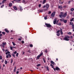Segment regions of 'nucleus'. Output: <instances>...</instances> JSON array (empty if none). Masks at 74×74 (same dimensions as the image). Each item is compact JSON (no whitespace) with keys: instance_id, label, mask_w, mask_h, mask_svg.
<instances>
[{"instance_id":"obj_23","label":"nucleus","mask_w":74,"mask_h":74,"mask_svg":"<svg viewBox=\"0 0 74 74\" xmlns=\"http://www.w3.org/2000/svg\"><path fill=\"white\" fill-rule=\"evenodd\" d=\"M45 2H46V0H44L43 2V4H45Z\"/></svg>"},{"instance_id":"obj_18","label":"nucleus","mask_w":74,"mask_h":74,"mask_svg":"<svg viewBox=\"0 0 74 74\" xmlns=\"http://www.w3.org/2000/svg\"><path fill=\"white\" fill-rule=\"evenodd\" d=\"M8 53L10 54V52L9 51H8L7 52L5 53L6 55H7Z\"/></svg>"},{"instance_id":"obj_49","label":"nucleus","mask_w":74,"mask_h":74,"mask_svg":"<svg viewBox=\"0 0 74 74\" xmlns=\"http://www.w3.org/2000/svg\"><path fill=\"white\" fill-rule=\"evenodd\" d=\"M51 11H49V12L48 14H51Z\"/></svg>"},{"instance_id":"obj_61","label":"nucleus","mask_w":74,"mask_h":74,"mask_svg":"<svg viewBox=\"0 0 74 74\" xmlns=\"http://www.w3.org/2000/svg\"><path fill=\"white\" fill-rule=\"evenodd\" d=\"M70 2H71V1H69L68 2L69 4H70Z\"/></svg>"},{"instance_id":"obj_59","label":"nucleus","mask_w":74,"mask_h":74,"mask_svg":"<svg viewBox=\"0 0 74 74\" xmlns=\"http://www.w3.org/2000/svg\"><path fill=\"white\" fill-rule=\"evenodd\" d=\"M45 52H46V53H47V50H45Z\"/></svg>"},{"instance_id":"obj_29","label":"nucleus","mask_w":74,"mask_h":74,"mask_svg":"<svg viewBox=\"0 0 74 74\" xmlns=\"http://www.w3.org/2000/svg\"><path fill=\"white\" fill-rule=\"evenodd\" d=\"M39 12H43V10H40Z\"/></svg>"},{"instance_id":"obj_33","label":"nucleus","mask_w":74,"mask_h":74,"mask_svg":"<svg viewBox=\"0 0 74 74\" xmlns=\"http://www.w3.org/2000/svg\"><path fill=\"white\" fill-rule=\"evenodd\" d=\"M19 55V53H17L16 54V56H17V57H18V55Z\"/></svg>"},{"instance_id":"obj_16","label":"nucleus","mask_w":74,"mask_h":74,"mask_svg":"<svg viewBox=\"0 0 74 74\" xmlns=\"http://www.w3.org/2000/svg\"><path fill=\"white\" fill-rule=\"evenodd\" d=\"M67 20H63V22H64V23H67Z\"/></svg>"},{"instance_id":"obj_7","label":"nucleus","mask_w":74,"mask_h":74,"mask_svg":"<svg viewBox=\"0 0 74 74\" xmlns=\"http://www.w3.org/2000/svg\"><path fill=\"white\" fill-rule=\"evenodd\" d=\"M55 15V12H53V13H52L51 14V17H54V16Z\"/></svg>"},{"instance_id":"obj_14","label":"nucleus","mask_w":74,"mask_h":74,"mask_svg":"<svg viewBox=\"0 0 74 74\" xmlns=\"http://www.w3.org/2000/svg\"><path fill=\"white\" fill-rule=\"evenodd\" d=\"M5 32L7 33H9V31H8V30L6 29H5Z\"/></svg>"},{"instance_id":"obj_47","label":"nucleus","mask_w":74,"mask_h":74,"mask_svg":"<svg viewBox=\"0 0 74 74\" xmlns=\"http://www.w3.org/2000/svg\"><path fill=\"white\" fill-rule=\"evenodd\" d=\"M64 8H66V7H67V6L65 5L64 6Z\"/></svg>"},{"instance_id":"obj_24","label":"nucleus","mask_w":74,"mask_h":74,"mask_svg":"<svg viewBox=\"0 0 74 74\" xmlns=\"http://www.w3.org/2000/svg\"><path fill=\"white\" fill-rule=\"evenodd\" d=\"M70 10L71 11H74V8H72Z\"/></svg>"},{"instance_id":"obj_53","label":"nucleus","mask_w":74,"mask_h":74,"mask_svg":"<svg viewBox=\"0 0 74 74\" xmlns=\"http://www.w3.org/2000/svg\"><path fill=\"white\" fill-rule=\"evenodd\" d=\"M41 4H40L39 5V7H41Z\"/></svg>"},{"instance_id":"obj_11","label":"nucleus","mask_w":74,"mask_h":74,"mask_svg":"<svg viewBox=\"0 0 74 74\" xmlns=\"http://www.w3.org/2000/svg\"><path fill=\"white\" fill-rule=\"evenodd\" d=\"M49 4H47L46 6V8H49Z\"/></svg>"},{"instance_id":"obj_50","label":"nucleus","mask_w":74,"mask_h":74,"mask_svg":"<svg viewBox=\"0 0 74 74\" xmlns=\"http://www.w3.org/2000/svg\"><path fill=\"white\" fill-rule=\"evenodd\" d=\"M43 61H44V63H46V61L45 60V59L43 60Z\"/></svg>"},{"instance_id":"obj_31","label":"nucleus","mask_w":74,"mask_h":74,"mask_svg":"<svg viewBox=\"0 0 74 74\" xmlns=\"http://www.w3.org/2000/svg\"><path fill=\"white\" fill-rule=\"evenodd\" d=\"M60 21L61 22H62V21H63L64 20L63 18H62V19H60Z\"/></svg>"},{"instance_id":"obj_20","label":"nucleus","mask_w":74,"mask_h":74,"mask_svg":"<svg viewBox=\"0 0 74 74\" xmlns=\"http://www.w3.org/2000/svg\"><path fill=\"white\" fill-rule=\"evenodd\" d=\"M12 3H10L9 4V7H11V6H12Z\"/></svg>"},{"instance_id":"obj_28","label":"nucleus","mask_w":74,"mask_h":74,"mask_svg":"<svg viewBox=\"0 0 74 74\" xmlns=\"http://www.w3.org/2000/svg\"><path fill=\"white\" fill-rule=\"evenodd\" d=\"M41 66V64H39L37 65V67H39V66Z\"/></svg>"},{"instance_id":"obj_62","label":"nucleus","mask_w":74,"mask_h":74,"mask_svg":"<svg viewBox=\"0 0 74 74\" xmlns=\"http://www.w3.org/2000/svg\"><path fill=\"white\" fill-rule=\"evenodd\" d=\"M70 14H71V15H72V14H73V13L71 12L70 13Z\"/></svg>"},{"instance_id":"obj_2","label":"nucleus","mask_w":74,"mask_h":74,"mask_svg":"<svg viewBox=\"0 0 74 74\" xmlns=\"http://www.w3.org/2000/svg\"><path fill=\"white\" fill-rule=\"evenodd\" d=\"M45 25L46 26V27H51L52 26H51V25L49 24H47V23H46L45 24Z\"/></svg>"},{"instance_id":"obj_8","label":"nucleus","mask_w":74,"mask_h":74,"mask_svg":"<svg viewBox=\"0 0 74 74\" xmlns=\"http://www.w3.org/2000/svg\"><path fill=\"white\" fill-rule=\"evenodd\" d=\"M8 57H9V58H11V54H9L6 56V58H8Z\"/></svg>"},{"instance_id":"obj_55","label":"nucleus","mask_w":74,"mask_h":74,"mask_svg":"<svg viewBox=\"0 0 74 74\" xmlns=\"http://www.w3.org/2000/svg\"><path fill=\"white\" fill-rule=\"evenodd\" d=\"M16 74H18V73H19V72L18 71H17L16 72Z\"/></svg>"},{"instance_id":"obj_30","label":"nucleus","mask_w":74,"mask_h":74,"mask_svg":"<svg viewBox=\"0 0 74 74\" xmlns=\"http://www.w3.org/2000/svg\"><path fill=\"white\" fill-rule=\"evenodd\" d=\"M74 20V18H73L72 19L70 20L71 22H73V20Z\"/></svg>"},{"instance_id":"obj_12","label":"nucleus","mask_w":74,"mask_h":74,"mask_svg":"<svg viewBox=\"0 0 74 74\" xmlns=\"http://www.w3.org/2000/svg\"><path fill=\"white\" fill-rule=\"evenodd\" d=\"M13 8L15 10H18V9L15 6H14L13 7Z\"/></svg>"},{"instance_id":"obj_42","label":"nucleus","mask_w":74,"mask_h":74,"mask_svg":"<svg viewBox=\"0 0 74 74\" xmlns=\"http://www.w3.org/2000/svg\"><path fill=\"white\" fill-rule=\"evenodd\" d=\"M44 19L45 20H46V19H47V17H44Z\"/></svg>"},{"instance_id":"obj_26","label":"nucleus","mask_w":74,"mask_h":74,"mask_svg":"<svg viewBox=\"0 0 74 74\" xmlns=\"http://www.w3.org/2000/svg\"><path fill=\"white\" fill-rule=\"evenodd\" d=\"M12 44H13V45L14 46H15V45H16V44H15V43L13 42H12Z\"/></svg>"},{"instance_id":"obj_38","label":"nucleus","mask_w":74,"mask_h":74,"mask_svg":"<svg viewBox=\"0 0 74 74\" xmlns=\"http://www.w3.org/2000/svg\"><path fill=\"white\" fill-rule=\"evenodd\" d=\"M12 56L14 57V58L15 57V55H14V54H12Z\"/></svg>"},{"instance_id":"obj_9","label":"nucleus","mask_w":74,"mask_h":74,"mask_svg":"<svg viewBox=\"0 0 74 74\" xmlns=\"http://www.w3.org/2000/svg\"><path fill=\"white\" fill-rule=\"evenodd\" d=\"M56 22H57V18H55L54 19L53 21V24L55 25L56 23Z\"/></svg>"},{"instance_id":"obj_36","label":"nucleus","mask_w":74,"mask_h":74,"mask_svg":"<svg viewBox=\"0 0 74 74\" xmlns=\"http://www.w3.org/2000/svg\"><path fill=\"white\" fill-rule=\"evenodd\" d=\"M2 59V56H0V60H1Z\"/></svg>"},{"instance_id":"obj_25","label":"nucleus","mask_w":74,"mask_h":74,"mask_svg":"<svg viewBox=\"0 0 74 74\" xmlns=\"http://www.w3.org/2000/svg\"><path fill=\"white\" fill-rule=\"evenodd\" d=\"M51 64H54L55 63L52 61H51Z\"/></svg>"},{"instance_id":"obj_48","label":"nucleus","mask_w":74,"mask_h":74,"mask_svg":"<svg viewBox=\"0 0 74 74\" xmlns=\"http://www.w3.org/2000/svg\"><path fill=\"white\" fill-rule=\"evenodd\" d=\"M4 5H2L1 7V8H3V7H4Z\"/></svg>"},{"instance_id":"obj_58","label":"nucleus","mask_w":74,"mask_h":74,"mask_svg":"<svg viewBox=\"0 0 74 74\" xmlns=\"http://www.w3.org/2000/svg\"><path fill=\"white\" fill-rule=\"evenodd\" d=\"M2 63H3V62H4V60H2Z\"/></svg>"},{"instance_id":"obj_27","label":"nucleus","mask_w":74,"mask_h":74,"mask_svg":"<svg viewBox=\"0 0 74 74\" xmlns=\"http://www.w3.org/2000/svg\"><path fill=\"white\" fill-rule=\"evenodd\" d=\"M7 63H8V62L7 61L5 60V64H7Z\"/></svg>"},{"instance_id":"obj_44","label":"nucleus","mask_w":74,"mask_h":74,"mask_svg":"<svg viewBox=\"0 0 74 74\" xmlns=\"http://www.w3.org/2000/svg\"><path fill=\"white\" fill-rule=\"evenodd\" d=\"M2 33L4 35H5V32H2Z\"/></svg>"},{"instance_id":"obj_3","label":"nucleus","mask_w":74,"mask_h":74,"mask_svg":"<svg viewBox=\"0 0 74 74\" xmlns=\"http://www.w3.org/2000/svg\"><path fill=\"white\" fill-rule=\"evenodd\" d=\"M43 54V53H42L40 54H39L37 57V59H39V58H40V56H42Z\"/></svg>"},{"instance_id":"obj_52","label":"nucleus","mask_w":74,"mask_h":74,"mask_svg":"<svg viewBox=\"0 0 74 74\" xmlns=\"http://www.w3.org/2000/svg\"><path fill=\"white\" fill-rule=\"evenodd\" d=\"M22 44H24V41H22Z\"/></svg>"},{"instance_id":"obj_51","label":"nucleus","mask_w":74,"mask_h":74,"mask_svg":"<svg viewBox=\"0 0 74 74\" xmlns=\"http://www.w3.org/2000/svg\"><path fill=\"white\" fill-rule=\"evenodd\" d=\"M14 73L15 72H16V69H14Z\"/></svg>"},{"instance_id":"obj_4","label":"nucleus","mask_w":74,"mask_h":74,"mask_svg":"<svg viewBox=\"0 0 74 74\" xmlns=\"http://www.w3.org/2000/svg\"><path fill=\"white\" fill-rule=\"evenodd\" d=\"M6 44H7V43L6 42H4L2 43V45L3 48H4V46L6 45Z\"/></svg>"},{"instance_id":"obj_46","label":"nucleus","mask_w":74,"mask_h":74,"mask_svg":"<svg viewBox=\"0 0 74 74\" xmlns=\"http://www.w3.org/2000/svg\"><path fill=\"white\" fill-rule=\"evenodd\" d=\"M21 0H18L17 1V3H19V1H21Z\"/></svg>"},{"instance_id":"obj_35","label":"nucleus","mask_w":74,"mask_h":74,"mask_svg":"<svg viewBox=\"0 0 74 74\" xmlns=\"http://www.w3.org/2000/svg\"><path fill=\"white\" fill-rule=\"evenodd\" d=\"M68 34H69V35H71V32H68Z\"/></svg>"},{"instance_id":"obj_6","label":"nucleus","mask_w":74,"mask_h":74,"mask_svg":"<svg viewBox=\"0 0 74 74\" xmlns=\"http://www.w3.org/2000/svg\"><path fill=\"white\" fill-rule=\"evenodd\" d=\"M60 32V30H58L56 32L57 35L58 36H60V33H59V32Z\"/></svg>"},{"instance_id":"obj_32","label":"nucleus","mask_w":74,"mask_h":74,"mask_svg":"<svg viewBox=\"0 0 74 74\" xmlns=\"http://www.w3.org/2000/svg\"><path fill=\"white\" fill-rule=\"evenodd\" d=\"M10 49H11V50H12V49H13V47H12L11 46H10Z\"/></svg>"},{"instance_id":"obj_41","label":"nucleus","mask_w":74,"mask_h":74,"mask_svg":"<svg viewBox=\"0 0 74 74\" xmlns=\"http://www.w3.org/2000/svg\"><path fill=\"white\" fill-rule=\"evenodd\" d=\"M1 36H2V34H0V39L1 38Z\"/></svg>"},{"instance_id":"obj_17","label":"nucleus","mask_w":74,"mask_h":74,"mask_svg":"<svg viewBox=\"0 0 74 74\" xmlns=\"http://www.w3.org/2000/svg\"><path fill=\"white\" fill-rule=\"evenodd\" d=\"M62 8V5L59 6H58V8L60 9H61Z\"/></svg>"},{"instance_id":"obj_5","label":"nucleus","mask_w":74,"mask_h":74,"mask_svg":"<svg viewBox=\"0 0 74 74\" xmlns=\"http://www.w3.org/2000/svg\"><path fill=\"white\" fill-rule=\"evenodd\" d=\"M60 14H61L59 15L60 18H63V12H61Z\"/></svg>"},{"instance_id":"obj_39","label":"nucleus","mask_w":74,"mask_h":74,"mask_svg":"<svg viewBox=\"0 0 74 74\" xmlns=\"http://www.w3.org/2000/svg\"><path fill=\"white\" fill-rule=\"evenodd\" d=\"M20 8L21 10H22V7L21 6H20Z\"/></svg>"},{"instance_id":"obj_63","label":"nucleus","mask_w":74,"mask_h":74,"mask_svg":"<svg viewBox=\"0 0 74 74\" xmlns=\"http://www.w3.org/2000/svg\"><path fill=\"white\" fill-rule=\"evenodd\" d=\"M53 69L54 70H56V69H55V68H53Z\"/></svg>"},{"instance_id":"obj_54","label":"nucleus","mask_w":74,"mask_h":74,"mask_svg":"<svg viewBox=\"0 0 74 74\" xmlns=\"http://www.w3.org/2000/svg\"><path fill=\"white\" fill-rule=\"evenodd\" d=\"M18 40L19 41H21V39L20 38H18Z\"/></svg>"},{"instance_id":"obj_34","label":"nucleus","mask_w":74,"mask_h":74,"mask_svg":"<svg viewBox=\"0 0 74 74\" xmlns=\"http://www.w3.org/2000/svg\"><path fill=\"white\" fill-rule=\"evenodd\" d=\"M29 47H33V45L32 44L30 45Z\"/></svg>"},{"instance_id":"obj_21","label":"nucleus","mask_w":74,"mask_h":74,"mask_svg":"<svg viewBox=\"0 0 74 74\" xmlns=\"http://www.w3.org/2000/svg\"><path fill=\"white\" fill-rule=\"evenodd\" d=\"M46 69L48 71H49V67L48 66H46Z\"/></svg>"},{"instance_id":"obj_37","label":"nucleus","mask_w":74,"mask_h":74,"mask_svg":"<svg viewBox=\"0 0 74 74\" xmlns=\"http://www.w3.org/2000/svg\"><path fill=\"white\" fill-rule=\"evenodd\" d=\"M16 53H17V52L16 51L15 52H14L13 53L14 54H16Z\"/></svg>"},{"instance_id":"obj_64","label":"nucleus","mask_w":74,"mask_h":74,"mask_svg":"<svg viewBox=\"0 0 74 74\" xmlns=\"http://www.w3.org/2000/svg\"><path fill=\"white\" fill-rule=\"evenodd\" d=\"M52 68L53 69V65L52 66Z\"/></svg>"},{"instance_id":"obj_43","label":"nucleus","mask_w":74,"mask_h":74,"mask_svg":"<svg viewBox=\"0 0 74 74\" xmlns=\"http://www.w3.org/2000/svg\"><path fill=\"white\" fill-rule=\"evenodd\" d=\"M58 25H59V26H60V25H61V23H58Z\"/></svg>"},{"instance_id":"obj_1","label":"nucleus","mask_w":74,"mask_h":74,"mask_svg":"<svg viewBox=\"0 0 74 74\" xmlns=\"http://www.w3.org/2000/svg\"><path fill=\"white\" fill-rule=\"evenodd\" d=\"M63 40L65 41H69L70 40V36H65L64 38H63Z\"/></svg>"},{"instance_id":"obj_19","label":"nucleus","mask_w":74,"mask_h":74,"mask_svg":"<svg viewBox=\"0 0 74 74\" xmlns=\"http://www.w3.org/2000/svg\"><path fill=\"white\" fill-rule=\"evenodd\" d=\"M69 24H70V25H73V23L71 22H70V23Z\"/></svg>"},{"instance_id":"obj_13","label":"nucleus","mask_w":74,"mask_h":74,"mask_svg":"<svg viewBox=\"0 0 74 74\" xmlns=\"http://www.w3.org/2000/svg\"><path fill=\"white\" fill-rule=\"evenodd\" d=\"M60 33H61V34L62 35H63V32H62V29L60 28Z\"/></svg>"},{"instance_id":"obj_15","label":"nucleus","mask_w":74,"mask_h":74,"mask_svg":"<svg viewBox=\"0 0 74 74\" xmlns=\"http://www.w3.org/2000/svg\"><path fill=\"white\" fill-rule=\"evenodd\" d=\"M56 70L58 71V70H60V69H59L58 67H56Z\"/></svg>"},{"instance_id":"obj_57","label":"nucleus","mask_w":74,"mask_h":74,"mask_svg":"<svg viewBox=\"0 0 74 74\" xmlns=\"http://www.w3.org/2000/svg\"><path fill=\"white\" fill-rule=\"evenodd\" d=\"M2 51L4 52V51H5V50L4 49H2Z\"/></svg>"},{"instance_id":"obj_45","label":"nucleus","mask_w":74,"mask_h":74,"mask_svg":"<svg viewBox=\"0 0 74 74\" xmlns=\"http://www.w3.org/2000/svg\"><path fill=\"white\" fill-rule=\"evenodd\" d=\"M24 53H25V52H22V55H24Z\"/></svg>"},{"instance_id":"obj_40","label":"nucleus","mask_w":74,"mask_h":74,"mask_svg":"<svg viewBox=\"0 0 74 74\" xmlns=\"http://www.w3.org/2000/svg\"><path fill=\"white\" fill-rule=\"evenodd\" d=\"M13 62V60H12V59H11V63H12V62Z\"/></svg>"},{"instance_id":"obj_56","label":"nucleus","mask_w":74,"mask_h":74,"mask_svg":"<svg viewBox=\"0 0 74 74\" xmlns=\"http://www.w3.org/2000/svg\"><path fill=\"white\" fill-rule=\"evenodd\" d=\"M28 52H29V53H30V51L29 50H28Z\"/></svg>"},{"instance_id":"obj_60","label":"nucleus","mask_w":74,"mask_h":74,"mask_svg":"<svg viewBox=\"0 0 74 74\" xmlns=\"http://www.w3.org/2000/svg\"><path fill=\"white\" fill-rule=\"evenodd\" d=\"M2 3H4V1H2Z\"/></svg>"},{"instance_id":"obj_22","label":"nucleus","mask_w":74,"mask_h":74,"mask_svg":"<svg viewBox=\"0 0 74 74\" xmlns=\"http://www.w3.org/2000/svg\"><path fill=\"white\" fill-rule=\"evenodd\" d=\"M72 29H74V24L72 25Z\"/></svg>"},{"instance_id":"obj_10","label":"nucleus","mask_w":74,"mask_h":74,"mask_svg":"<svg viewBox=\"0 0 74 74\" xmlns=\"http://www.w3.org/2000/svg\"><path fill=\"white\" fill-rule=\"evenodd\" d=\"M66 15H67V13H65L64 14V13H63V18H65V17L66 16Z\"/></svg>"}]
</instances>
